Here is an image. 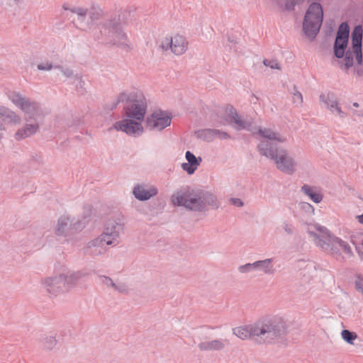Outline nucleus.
Returning a JSON list of instances; mask_svg holds the SVG:
<instances>
[{"instance_id":"f257e3e1","label":"nucleus","mask_w":363,"mask_h":363,"mask_svg":"<svg viewBox=\"0 0 363 363\" xmlns=\"http://www.w3.org/2000/svg\"><path fill=\"white\" fill-rule=\"evenodd\" d=\"M286 330V323L281 317L260 319L253 323L235 327L233 333L245 340H255L259 343H272L281 337Z\"/></svg>"},{"instance_id":"f03ea898","label":"nucleus","mask_w":363,"mask_h":363,"mask_svg":"<svg viewBox=\"0 0 363 363\" xmlns=\"http://www.w3.org/2000/svg\"><path fill=\"white\" fill-rule=\"evenodd\" d=\"M174 206L184 207L195 212L206 211L208 206L218 208L216 197L211 193L186 186L174 191L170 197Z\"/></svg>"},{"instance_id":"7ed1b4c3","label":"nucleus","mask_w":363,"mask_h":363,"mask_svg":"<svg viewBox=\"0 0 363 363\" xmlns=\"http://www.w3.org/2000/svg\"><path fill=\"white\" fill-rule=\"evenodd\" d=\"M276 142L281 143L277 140H261L257 145L259 154L273 160L281 172L293 174L296 171V161L286 149L277 147Z\"/></svg>"},{"instance_id":"20e7f679","label":"nucleus","mask_w":363,"mask_h":363,"mask_svg":"<svg viewBox=\"0 0 363 363\" xmlns=\"http://www.w3.org/2000/svg\"><path fill=\"white\" fill-rule=\"evenodd\" d=\"M307 233L315 244L327 253L339 255L342 250L349 257L352 255L350 246L346 242L332 235L326 228L317 223L309 224Z\"/></svg>"},{"instance_id":"39448f33","label":"nucleus","mask_w":363,"mask_h":363,"mask_svg":"<svg viewBox=\"0 0 363 363\" xmlns=\"http://www.w3.org/2000/svg\"><path fill=\"white\" fill-rule=\"evenodd\" d=\"M307 233L315 244L327 253L339 255L342 250L349 257L352 255L350 246L346 242L332 235L326 228L317 223L309 224Z\"/></svg>"},{"instance_id":"423d86ee","label":"nucleus","mask_w":363,"mask_h":363,"mask_svg":"<svg viewBox=\"0 0 363 363\" xmlns=\"http://www.w3.org/2000/svg\"><path fill=\"white\" fill-rule=\"evenodd\" d=\"M228 116V122L237 130H247L254 135H259L262 140H277L279 142L285 143L286 138L270 128L252 127V120L250 118H243L240 116L233 106H228L225 110Z\"/></svg>"},{"instance_id":"0eeeda50","label":"nucleus","mask_w":363,"mask_h":363,"mask_svg":"<svg viewBox=\"0 0 363 363\" xmlns=\"http://www.w3.org/2000/svg\"><path fill=\"white\" fill-rule=\"evenodd\" d=\"M121 102L125 103L123 111L124 117L144 120L147 109V102L143 92L133 91L121 93L113 108Z\"/></svg>"},{"instance_id":"6e6552de","label":"nucleus","mask_w":363,"mask_h":363,"mask_svg":"<svg viewBox=\"0 0 363 363\" xmlns=\"http://www.w3.org/2000/svg\"><path fill=\"white\" fill-rule=\"evenodd\" d=\"M6 96L9 101L25 115V119H34L37 117L44 116L48 111L44 109L42 105L17 91H8Z\"/></svg>"},{"instance_id":"1a4fd4ad","label":"nucleus","mask_w":363,"mask_h":363,"mask_svg":"<svg viewBox=\"0 0 363 363\" xmlns=\"http://www.w3.org/2000/svg\"><path fill=\"white\" fill-rule=\"evenodd\" d=\"M100 32L106 43L117 45L124 50L130 49L127 35L116 19L104 23L100 28Z\"/></svg>"},{"instance_id":"9d476101","label":"nucleus","mask_w":363,"mask_h":363,"mask_svg":"<svg viewBox=\"0 0 363 363\" xmlns=\"http://www.w3.org/2000/svg\"><path fill=\"white\" fill-rule=\"evenodd\" d=\"M323 18V11L321 5L319 3L311 4L303 22V32L308 38H315L321 27Z\"/></svg>"},{"instance_id":"9b49d317","label":"nucleus","mask_w":363,"mask_h":363,"mask_svg":"<svg viewBox=\"0 0 363 363\" xmlns=\"http://www.w3.org/2000/svg\"><path fill=\"white\" fill-rule=\"evenodd\" d=\"M362 33L363 30L361 26H356L352 33V48H350L345 53L344 58V67L348 69L354 64V57H355L358 64L362 63Z\"/></svg>"},{"instance_id":"f8f14e48","label":"nucleus","mask_w":363,"mask_h":363,"mask_svg":"<svg viewBox=\"0 0 363 363\" xmlns=\"http://www.w3.org/2000/svg\"><path fill=\"white\" fill-rule=\"evenodd\" d=\"M123 216L118 215L107 220L104 230L101 235L106 241L107 245L116 246L119 243L120 235L123 231L124 220Z\"/></svg>"},{"instance_id":"ddd939ff","label":"nucleus","mask_w":363,"mask_h":363,"mask_svg":"<svg viewBox=\"0 0 363 363\" xmlns=\"http://www.w3.org/2000/svg\"><path fill=\"white\" fill-rule=\"evenodd\" d=\"M172 115L162 110H156L145 120L146 128L153 131H162L171 125Z\"/></svg>"},{"instance_id":"4468645a","label":"nucleus","mask_w":363,"mask_h":363,"mask_svg":"<svg viewBox=\"0 0 363 363\" xmlns=\"http://www.w3.org/2000/svg\"><path fill=\"white\" fill-rule=\"evenodd\" d=\"M86 221L77 220L69 216H61L57 221L55 233L58 235L67 236L75 231L81 230L86 225Z\"/></svg>"},{"instance_id":"2eb2a0df","label":"nucleus","mask_w":363,"mask_h":363,"mask_svg":"<svg viewBox=\"0 0 363 363\" xmlns=\"http://www.w3.org/2000/svg\"><path fill=\"white\" fill-rule=\"evenodd\" d=\"M70 11L75 15L74 21L77 26L83 30H86L89 25L94 23L100 16V12L94 9L88 11L84 8L74 7Z\"/></svg>"},{"instance_id":"dca6fc26","label":"nucleus","mask_w":363,"mask_h":363,"mask_svg":"<svg viewBox=\"0 0 363 363\" xmlns=\"http://www.w3.org/2000/svg\"><path fill=\"white\" fill-rule=\"evenodd\" d=\"M42 284L48 293L55 296L69 289L63 268L59 274L44 279Z\"/></svg>"},{"instance_id":"f3484780","label":"nucleus","mask_w":363,"mask_h":363,"mask_svg":"<svg viewBox=\"0 0 363 363\" xmlns=\"http://www.w3.org/2000/svg\"><path fill=\"white\" fill-rule=\"evenodd\" d=\"M143 121L124 117L123 120L116 122L113 128L124 132L128 135L138 137L143 133V127L141 124Z\"/></svg>"},{"instance_id":"a211bd4d","label":"nucleus","mask_w":363,"mask_h":363,"mask_svg":"<svg viewBox=\"0 0 363 363\" xmlns=\"http://www.w3.org/2000/svg\"><path fill=\"white\" fill-rule=\"evenodd\" d=\"M188 43L185 38L182 35H174L173 37H165L161 41L160 48L163 51L170 50L174 54L181 55L187 50Z\"/></svg>"},{"instance_id":"6ab92c4d","label":"nucleus","mask_w":363,"mask_h":363,"mask_svg":"<svg viewBox=\"0 0 363 363\" xmlns=\"http://www.w3.org/2000/svg\"><path fill=\"white\" fill-rule=\"evenodd\" d=\"M157 187L150 183H138L132 189L133 196L140 201H146L158 194Z\"/></svg>"},{"instance_id":"aec40b11","label":"nucleus","mask_w":363,"mask_h":363,"mask_svg":"<svg viewBox=\"0 0 363 363\" xmlns=\"http://www.w3.org/2000/svg\"><path fill=\"white\" fill-rule=\"evenodd\" d=\"M101 235L90 240L84 248V252L89 255L98 256L106 252V241Z\"/></svg>"},{"instance_id":"412c9836","label":"nucleus","mask_w":363,"mask_h":363,"mask_svg":"<svg viewBox=\"0 0 363 363\" xmlns=\"http://www.w3.org/2000/svg\"><path fill=\"white\" fill-rule=\"evenodd\" d=\"M228 344V340L220 338L202 341L199 343L198 347L203 352L221 351Z\"/></svg>"},{"instance_id":"4be33fe9","label":"nucleus","mask_w":363,"mask_h":363,"mask_svg":"<svg viewBox=\"0 0 363 363\" xmlns=\"http://www.w3.org/2000/svg\"><path fill=\"white\" fill-rule=\"evenodd\" d=\"M185 158L187 162L182 164V169L187 172L188 174H193L197 169L198 167L201 164L202 161L201 157H196L191 152L186 151L185 153Z\"/></svg>"},{"instance_id":"5701e85b","label":"nucleus","mask_w":363,"mask_h":363,"mask_svg":"<svg viewBox=\"0 0 363 363\" xmlns=\"http://www.w3.org/2000/svg\"><path fill=\"white\" fill-rule=\"evenodd\" d=\"M63 269L64 272L65 273L68 288L69 289L73 287L78 281L83 279L90 274V272L86 269L77 272L68 270L65 267H63Z\"/></svg>"},{"instance_id":"b1692460","label":"nucleus","mask_w":363,"mask_h":363,"mask_svg":"<svg viewBox=\"0 0 363 363\" xmlns=\"http://www.w3.org/2000/svg\"><path fill=\"white\" fill-rule=\"evenodd\" d=\"M9 124H19L21 122V118L10 108L0 106V120Z\"/></svg>"},{"instance_id":"393cba45","label":"nucleus","mask_w":363,"mask_h":363,"mask_svg":"<svg viewBox=\"0 0 363 363\" xmlns=\"http://www.w3.org/2000/svg\"><path fill=\"white\" fill-rule=\"evenodd\" d=\"M38 129L39 125L37 123H27L16 131L15 137L17 140H23L34 135Z\"/></svg>"},{"instance_id":"a878e982","label":"nucleus","mask_w":363,"mask_h":363,"mask_svg":"<svg viewBox=\"0 0 363 363\" xmlns=\"http://www.w3.org/2000/svg\"><path fill=\"white\" fill-rule=\"evenodd\" d=\"M274 260V258H267L256 261L257 272H263L266 275H273L276 272Z\"/></svg>"},{"instance_id":"bb28decb","label":"nucleus","mask_w":363,"mask_h":363,"mask_svg":"<svg viewBox=\"0 0 363 363\" xmlns=\"http://www.w3.org/2000/svg\"><path fill=\"white\" fill-rule=\"evenodd\" d=\"M320 100L330 112L339 104L337 96L332 92L321 94Z\"/></svg>"},{"instance_id":"cd10ccee","label":"nucleus","mask_w":363,"mask_h":363,"mask_svg":"<svg viewBox=\"0 0 363 363\" xmlns=\"http://www.w3.org/2000/svg\"><path fill=\"white\" fill-rule=\"evenodd\" d=\"M301 191L315 203H319L323 200V195L314 187L304 184L301 187Z\"/></svg>"},{"instance_id":"c85d7f7f","label":"nucleus","mask_w":363,"mask_h":363,"mask_svg":"<svg viewBox=\"0 0 363 363\" xmlns=\"http://www.w3.org/2000/svg\"><path fill=\"white\" fill-rule=\"evenodd\" d=\"M348 40L336 37L334 44V53L336 57L342 58L345 57V49L347 46Z\"/></svg>"},{"instance_id":"c756f323","label":"nucleus","mask_w":363,"mask_h":363,"mask_svg":"<svg viewBox=\"0 0 363 363\" xmlns=\"http://www.w3.org/2000/svg\"><path fill=\"white\" fill-rule=\"evenodd\" d=\"M345 108L349 111L352 117L363 118V107L358 102H353L351 104H347Z\"/></svg>"},{"instance_id":"7c9ffc66","label":"nucleus","mask_w":363,"mask_h":363,"mask_svg":"<svg viewBox=\"0 0 363 363\" xmlns=\"http://www.w3.org/2000/svg\"><path fill=\"white\" fill-rule=\"evenodd\" d=\"M57 69L60 70L62 74L67 79H72L73 80H79L82 82V77L79 74H74L73 71L68 68L60 65V67H57Z\"/></svg>"},{"instance_id":"2f4dec72","label":"nucleus","mask_w":363,"mask_h":363,"mask_svg":"<svg viewBox=\"0 0 363 363\" xmlns=\"http://www.w3.org/2000/svg\"><path fill=\"white\" fill-rule=\"evenodd\" d=\"M43 348L46 350H52L57 344V340L55 336L47 335L42 340Z\"/></svg>"},{"instance_id":"473e14b6","label":"nucleus","mask_w":363,"mask_h":363,"mask_svg":"<svg viewBox=\"0 0 363 363\" xmlns=\"http://www.w3.org/2000/svg\"><path fill=\"white\" fill-rule=\"evenodd\" d=\"M341 337L347 343L354 345V341L357 339V335L349 330H343L341 332Z\"/></svg>"},{"instance_id":"72a5a7b5","label":"nucleus","mask_w":363,"mask_h":363,"mask_svg":"<svg viewBox=\"0 0 363 363\" xmlns=\"http://www.w3.org/2000/svg\"><path fill=\"white\" fill-rule=\"evenodd\" d=\"M197 135L204 140L211 141L214 139L213 129L206 128L199 130L197 133Z\"/></svg>"},{"instance_id":"f704fd0d","label":"nucleus","mask_w":363,"mask_h":363,"mask_svg":"<svg viewBox=\"0 0 363 363\" xmlns=\"http://www.w3.org/2000/svg\"><path fill=\"white\" fill-rule=\"evenodd\" d=\"M350 33V28L347 23H342L339 27L337 36L340 38L348 40Z\"/></svg>"},{"instance_id":"c9c22d12","label":"nucleus","mask_w":363,"mask_h":363,"mask_svg":"<svg viewBox=\"0 0 363 363\" xmlns=\"http://www.w3.org/2000/svg\"><path fill=\"white\" fill-rule=\"evenodd\" d=\"M239 272L242 274L250 273L257 271L256 261L253 263H247L238 267Z\"/></svg>"},{"instance_id":"e433bc0d","label":"nucleus","mask_w":363,"mask_h":363,"mask_svg":"<svg viewBox=\"0 0 363 363\" xmlns=\"http://www.w3.org/2000/svg\"><path fill=\"white\" fill-rule=\"evenodd\" d=\"M57 67H60V65H53L48 60L42 62L37 65L38 69L41 71H50L52 69H57Z\"/></svg>"},{"instance_id":"4c0bfd02","label":"nucleus","mask_w":363,"mask_h":363,"mask_svg":"<svg viewBox=\"0 0 363 363\" xmlns=\"http://www.w3.org/2000/svg\"><path fill=\"white\" fill-rule=\"evenodd\" d=\"M296 267L299 268L300 269H315V264L313 262L311 261H306L304 259H300L298 260Z\"/></svg>"},{"instance_id":"58836bf2","label":"nucleus","mask_w":363,"mask_h":363,"mask_svg":"<svg viewBox=\"0 0 363 363\" xmlns=\"http://www.w3.org/2000/svg\"><path fill=\"white\" fill-rule=\"evenodd\" d=\"M330 113L334 116L338 117L340 119H345L347 116V113L344 111L340 104H338L335 108H334Z\"/></svg>"},{"instance_id":"ea45409f","label":"nucleus","mask_w":363,"mask_h":363,"mask_svg":"<svg viewBox=\"0 0 363 363\" xmlns=\"http://www.w3.org/2000/svg\"><path fill=\"white\" fill-rule=\"evenodd\" d=\"M266 67H269L272 69H280V65L277 60H264L263 62Z\"/></svg>"},{"instance_id":"a19ab883","label":"nucleus","mask_w":363,"mask_h":363,"mask_svg":"<svg viewBox=\"0 0 363 363\" xmlns=\"http://www.w3.org/2000/svg\"><path fill=\"white\" fill-rule=\"evenodd\" d=\"M214 138H218L220 140H226L230 138V135L226 132L221 131L218 129H213Z\"/></svg>"},{"instance_id":"79ce46f5","label":"nucleus","mask_w":363,"mask_h":363,"mask_svg":"<svg viewBox=\"0 0 363 363\" xmlns=\"http://www.w3.org/2000/svg\"><path fill=\"white\" fill-rule=\"evenodd\" d=\"M100 281L106 285L107 287H111L113 284V281L110 277L106 276L99 277Z\"/></svg>"},{"instance_id":"37998d69","label":"nucleus","mask_w":363,"mask_h":363,"mask_svg":"<svg viewBox=\"0 0 363 363\" xmlns=\"http://www.w3.org/2000/svg\"><path fill=\"white\" fill-rule=\"evenodd\" d=\"M301 208L306 211V212L311 213L312 214H314V208L312 205H311L308 203L306 202H302L301 203Z\"/></svg>"},{"instance_id":"c03bdc74","label":"nucleus","mask_w":363,"mask_h":363,"mask_svg":"<svg viewBox=\"0 0 363 363\" xmlns=\"http://www.w3.org/2000/svg\"><path fill=\"white\" fill-rule=\"evenodd\" d=\"M293 94L294 102L297 103L298 104H301L303 101V96L301 92L298 91L297 90H295Z\"/></svg>"},{"instance_id":"a18cd8bd","label":"nucleus","mask_w":363,"mask_h":363,"mask_svg":"<svg viewBox=\"0 0 363 363\" xmlns=\"http://www.w3.org/2000/svg\"><path fill=\"white\" fill-rule=\"evenodd\" d=\"M282 227L287 234L291 235L294 233V227L291 223L284 222L282 225Z\"/></svg>"},{"instance_id":"49530a36","label":"nucleus","mask_w":363,"mask_h":363,"mask_svg":"<svg viewBox=\"0 0 363 363\" xmlns=\"http://www.w3.org/2000/svg\"><path fill=\"white\" fill-rule=\"evenodd\" d=\"M116 291L119 292V293H125V292H127L128 291V286H127V285L125 284L124 283L118 282V281Z\"/></svg>"},{"instance_id":"de8ad7c7","label":"nucleus","mask_w":363,"mask_h":363,"mask_svg":"<svg viewBox=\"0 0 363 363\" xmlns=\"http://www.w3.org/2000/svg\"><path fill=\"white\" fill-rule=\"evenodd\" d=\"M230 201L233 205H234L237 207H242L244 205L242 201L238 198H231L230 199Z\"/></svg>"},{"instance_id":"09e8293b","label":"nucleus","mask_w":363,"mask_h":363,"mask_svg":"<svg viewBox=\"0 0 363 363\" xmlns=\"http://www.w3.org/2000/svg\"><path fill=\"white\" fill-rule=\"evenodd\" d=\"M296 4V2L294 0H286L285 4L286 9L288 11H291L294 9V7Z\"/></svg>"},{"instance_id":"8fccbe9b","label":"nucleus","mask_w":363,"mask_h":363,"mask_svg":"<svg viewBox=\"0 0 363 363\" xmlns=\"http://www.w3.org/2000/svg\"><path fill=\"white\" fill-rule=\"evenodd\" d=\"M355 287L357 290L361 291L363 289V279L361 277H357L356 281H355Z\"/></svg>"},{"instance_id":"3c124183","label":"nucleus","mask_w":363,"mask_h":363,"mask_svg":"<svg viewBox=\"0 0 363 363\" xmlns=\"http://www.w3.org/2000/svg\"><path fill=\"white\" fill-rule=\"evenodd\" d=\"M74 82L77 83V86H79L81 88H82L84 84V82L82 80L81 82L79 80H74Z\"/></svg>"},{"instance_id":"603ef678","label":"nucleus","mask_w":363,"mask_h":363,"mask_svg":"<svg viewBox=\"0 0 363 363\" xmlns=\"http://www.w3.org/2000/svg\"><path fill=\"white\" fill-rule=\"evenodd\" d=\"M357 220H358L359 223H360L361 224H363V213L362 215H359L357 216Z\"/></svg>"},{"instance_id":"864d4df0","label":"nucleus","mask_w":363,"mask_h":363,"mask_svg":"<svg viewBox=\"0 0 363 363\" xmlns=\"http://www.w3.org/2000/svg\"><path fill=\"white\" fill-rule=\"evenodd\" d=\"M117 284H118V282L113 281V284L111 285L110 288L113 289L115 291H116V290H117Z\"/></svg>"},{"instance_id":"5fc2aeb1","label":"nucleus","mask_w":363,"mask_h":363,"mask_svg":"<svg viewBox=\"0 0 363 363\" xmlns=\"http://www.w3.org/2000/svg\"><path fill=\"white\" fill-rule=\"evenodd\" d=\"M4 129V126L1 122H0V130Z\"/></svg>"},{"instance_id":"6e6d98bb","label":"nucleus","mask_w":363,"mask_h":363,"mask_svg":"<svg viewBox=\"0 0 363 363\" xmlns=\"http://www.w3.org/2000/svg\"><path fill=\"white\" fill-rule=\"evenodd\" d=\"M229 42L235 43V41H234L233 39H231L230 38H228Z\"/></svg>"},{"instance_id":"4d7b16f0","label":"nucleus","mask_w":363,"mask_h":363,"mask_svg":"<svg viewBox=\"0 0 363 363\" xmlns=\"http://www.w3.org/2000/svg\"><path fill=\"white\" fill-rule=\"evenodd\" d=\"M360 291L363 294V289Z\"/></svg>"}]
</instances>
